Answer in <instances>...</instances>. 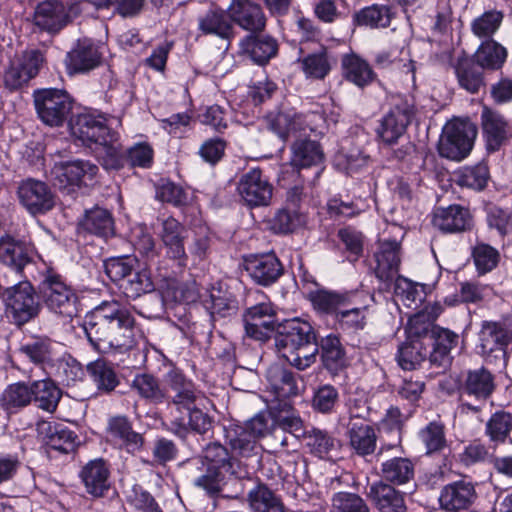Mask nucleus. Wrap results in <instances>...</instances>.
<instances>
[{
    "mask_svg": "<svg viewBox=\"0 0 512 512\" xmlns=\"http://www.w3.org/2000/svg\"><path fill=\"white\" fill-rule=\"evenodd\" d=\"M268 127L282 140L296 139L291 148L290 163L297 169L315 167L316 176L322 170L324 154L320 145L312 140L300 139L307 132L322 133L325 118L318 111L306 114L298 113L293 108H285L266 117Z\"/></svg>",
    "mask_w": 512,
    "mask_h": 512,
    "instance_id": "obj_1",
    "label": "nucleus"
},
{
    "mask_svg": "<svg viewBox=\"0 0 512 512\" xmlns=\"http://www.w3.org/2000/svg\"><path fill=\"white\" fill-rule=\"evenodd\" d=\"M84 330L100 353L125 352L136 344L139 335L132 313L117 301H104L88 313Z\"/></svg>",
    "mask_w": 512,
    "mask_h": 512,
    "instance_id": "obj_2",
    "label": "nucleus"
},
{
    "mask_svg": "<svg viewBox=\"0 0 512 512\" xmlns=\"http://www.w3.org/2000/svg\"><path fill=\"white\" fill-rule=\"evenodd\" d=\"M110 125L111 120L90 111L73 116L69 122L71 135L90 148L106 170L118 169L124 161L118 134Z\"/></svg>",
    "mask_w": 512,
    "mask_h": 512,
    "instance_id": "obj_3",
    "label": "nucleus"
},
{
    "mask_svg": "<svg viewBox=\"0 0 512 512\" xmlns=\"http://www.w3.org/2000/svg\"><path fill=\"white\" fill-rule=\"evenodd\" d=\"M166 382L175 392L173 405L179 413H186L188 420L175 418V433L183 435L187 427L198 433H205L211 427L210 417L201 407L205 406L207 398L195 388L193 382L177 368L171 369L166 375Z\"/></svg>",
    "mask_w": 512,
    "mask_h": 512,
    "instance_id": "obj_4",
    "label": "nucleus"
},
{
    "mask_svg": "<svg viewBox=\"0 0 512 512\" xmlns=\"http://www.w3.org/2000/svg\"><path fill=\"white\" fill-rule=\"evenodd\" d=\"M202 465L205 473L195 480V485L209 495H216L221 491L227 475L241 478L246 474L239 462L229 459L226 448L217 443L209 444L205 448Z\"/></svg>",
    "mask_w": 512,
    "mask_h": 512,
    "instance_id": "obj_5",
    "label": "nucleus"
},
{
    "mask_svg": "<svg viewBox=\"0 0 512 512\" xmlns=\"http://www.w3.org/2000/svg\"><path fill=\"white\" fill-rule=\"evenodd\" d=\"M430 321L425 320V312L411 316L405 328L406 341L399 347L398 363L404 370L415 369L427 355V330Z\"/></svg>",
    "mask_w": 512,
    "mask_h": 512,
    "instance_id": "obj_6",
    "label": "nucleus"
},
{
    "mask_svg": "<svg viewBox=\"0 0 512 512\" xmlns=\"http://www.w3.org/2000/svg\"><path fill=\"white\" fill-rule=\"evenodd\" d=\"M476 135L477 129L469 120L449 121L443 127L438 152L447 159L461 161L471 152Z\"/></svg>",
    "mask_w": 512,
    "mask_h": 512,
    "instance_id": "obj_7",
    "label": "nucleus"
},
{
    "mask_svg": "<svg viewBox=\"0 0 512 512\" xmlns=\"http://www.w3.org/2000/svg\"><path fill=\"white\" fill-rule=\"evenodd\" d=\"M165 259L172 263L173 273H181L188 266L189 255L185 241L188 238L186 227L174 217H167L160 223L158 230Z\"/></svg>",
    "mask_w": 512,
    "mask_h": 512,
    "instance_id": "obj_8",
    "label": "nucleus"
},
{
    "mask_svg": "<svg viewBox=\"0 0 512 512\" xmlns=\"http://www.w3.org/2000/svg\"><path fill=\"white\" fill-rule=\"evenodd\" d=\"M271 429L270 418L265 413H259L242 426L227 432V439L234 453L242 457L258 454V440L265 437Z\"/></svg>",
    "mask_w": 512,
    "mask_h": 512,
    "instance_id": "obj_9",
    "label": "nucleus"
},
{
    "mask_svg": "<svg viewBox=\"0 0 512 512\" xmlns=\"http://www.w3.org/2000/svg\"><path fill=\"white\" fill-rule=\"evenodd\" d=\"M5 312L17 325H22L36 317L40 303L36 292L28 281H22L5 292Z\"/></svg>",
    "mask_w": 512,
    "mask_h": 512,
    "instance_id": "obj_10",
    "label": "nucleus"
},
{
    "mask_svg": "<svg viewBox=\"0 0 512 512\" xmlns=\"http://www.w3.org/2000/svg\"><path fill=\"white\" fill-rule=\"evenodd\" d=\"M40 292L45 306L54 314L72 318L78 312L75 290L58 275H48L41 283Z\"/></svg>",
    "mask_w": 512,
    "mask_h": 512,
    "instance_id": "obj_11",
    "label": "nucleus"
},
{
    "mask_svg": "<svg viewBox=\"0 0 512 512\" xmlns=\"http://www.w3.org/2000/svg\"><path fill=\"white\" fill-rule=\"evenodd\" d=\"M37 114L46 125L61 126L72 110V99L66 91L53 88L34 92Z\"/></svg>",
    "mask_w": 512,
    "mask_h": 512,
    "instance_id": "obj_12",
    "label": "nucleus"
},
{
    "mask_svg": "<svg viewBox=\"0 0 512 512\" xmlns=\"http://www.w3.org/2000/svg\"><path fill=\"white\" fill-rule=\"evenodd\" d=\"M512 341V327L500 322L484 321L478 333L476 349L487 361L506 363V348Z\"/></svg>",
    "mask_w": 512,
    "mask_h": 512,
    "instance_id": "obj_13",
    "label": "nucleus"
},
{
    "mask_svg": "<svg viewBox=\"0 0 512 512\" xmlns=\"http://www.w3.org/2000/svg\"><path fill=\"white\" fill-rule=\"evenodd\" d=\"M106 47L88 37L77 41L67 53L66 66L70 74L87 73L101 65Z\"/></svg>",
    "mask_w": 512,
    "mask_h": 512,
    "instance_id": "obj_14",
    "label": "nucleus"
},
{
    "mask_svg": "<svg viewBox=\"0 0 512 512\" xmlns=\"http://www.w3.org/2000/svg\"><path fill=\"white\" fill-rule=\"evenodd\" d=\"M441 313L439 306L432 308V313L429 315L425 314V320L431 322V326L427 330L428 340L426 347L432 345L433 349L430 353L431 363L445 367L450 361V351L456 345L458 336L453 332L433 325V321Z\"/></svg>",
    "mask_w": 512,
    "mask_h": 512,
    "instance_id": "obj_15",
    "label": "nucleus"
},
{
    "mask_svg": "<svg viewBox=\"0 0 512 512\" xmlns=\"http://www.w3.org/2000/svg\"><path fill=\"white\" fill-rule=\"evenodd\" d=\"M237 190L242 200L251 207L269 205L273 194L272 184L258 168H252L241 176Z\"/></svg>",
    "mask_w": 512,
    "mask_h": 512,
    "instance_id": "obj_16",
    "label": "nucleus"
},
{
    "mask_svg": "<svg viewBox=\"0 0 512 512\" xmlns=\"http://www.w3.org/2000/svg\"><path fill=\"white\" fill-rule=\"evenodd\" d=\"M97 172L98 167L85 160L58 162L51 170L59 186L70 190L91 184Z\"/></svg>",
    "mask_w": 512,
    "mask_h": 512,
    "instance_id": "obj_17",
    "label": "nucleus"
},
{
    "mask_svg": "<svg viewBox=\"0 0 512 512\" xmlns=\"http://www.w3.org/2000/svg\"><path fill=\"white\" fill-rule=\"evenodd\" d=\"M349 292H339L321 287L318 283L305 285V297L310 301L313 309L335 319L344 306L354 303Z\"/></svg>",
    "mask_w": 512,
    "mask_h": 512,
    "instance_id": "obj_18",
    "label": "nucleus"
},
{
    "mask_svg": "<svg viewBox=\"0 0 512 512\" xmlns=\"http://www.w3.org/2000/svg\"><path fill=\"white\" fill-rule=\"evenodd\" d=\"M44 62L43 54L38 50H27L12 60L5 73V85L18 89L34 78Z\"/></svg>",
    "mask_w": 512,
    "mask_h": 512,
    "instance_id": "obj_19",
    "label": "nucleus"
},
{
    "mask_svg": "<svg viewBox=\"0 0 512 512\" xmlns=\"http://www.w3.org/2000/svg\"><path fill=\"white\" fill-rule=\"evenodd\" d=\"M477 498L475 486L471 481L461 479L442 487L439 505L446 512H458L470 508Z\"/></svg>",
    "mask_w": 512,
    "mask_h": 512,
    "instance_id": "obj_20",
    "label": "nucleus"
},
{
    "mask_svg": "<svg viewBox=\"0 0 512 512\" xmlns=\"http://www.w3.org/2000/svg\"><path fill=\"white\" fill-rule=\"evenodd\" d=\"M246 335L264 341L275 329V310L270 302H262L247 309L244 314Z\"/></svg>",
    "mask_w": 512,
    "mask_h": 512,
    "instance_id": "obj_21",
    "label": "nucleus"
},
{
    "mask_svg": "<svg viewBox=\"0 0 512 512\" xmlns=\"http://www.w3.org/2000/svg\"><path fill=\"white\" fill-rule=\"evenodd\" d=\"M22 356L41 367L47 374H52L58 359L55 343L48 337L34 336L23 342L19 348Z\"/></svg>",
    "mask_w": 512,
    "mask_h": 512,
    "instance_id": "obj_22",
    "label": "nucleus"
},
{
    "mask_svg": "<svg viewBox=\"0 0 512 512\" xmlns=\"http://www.w3.org/2000/svg\"><path fill=\"white\" fill-rule=\"evenodd\" d=\"M18 196L21 204L33 215L45 213L54 205L50 190L41 181H24L18 188Z\"/></svg>",
    "mask_w": 512,
    "mask_h": 512,
    "instance_id": "obj_23",
    "label": "nucleus"
},
{
    "mask_svg": "<svg viewBox=\"0 0 512 512\" xmlns=\"http://www.w3.org/2000/svg\"><path fill=\"white\" fill-rule=\"evenodd\" d=\"M74 4L70 7L69 14L66 13L65 7L57 1H45L40 3L34 13L35 25L40 29L48 31H58L62 29L66 23L70 20V15H76L82 13Z\"/></svg>",
    "mask_w": 512,
    "mask_h": 512,
    "instance_id": "obj_24",
    "label": "nucleus"
},
{
    "mask_svg": "<svg viewBox=\"0 0 512 512\" xmlns=\"http://www.w3.org/2000/svg\"><path fill=\"white\" fill-rule=\"evenodd\" d=\"M231 23L247 32H262L266 17L262 8L251 0H234L229 6Z\"/></svg>",
    "mask_w": 512,
    "mask_h": 512,
    "instance_id": "obj_25",
    "label": "nucleus"
},
{
    "mask_svg": "<svg viewBox=\"0 0 512 512\" xmlns=\"http://www.w3.org/2000/svg\"><path fill=\"white\" fill-rule=\"evenodd\" d=\"M301 195L302 190L299 187H294L288 192L285 207L279 210L273 219V228L277 232H292L305 224L306 216L299 205Z\"/></svg>",
    "mask_w": 512,
    "mask_h": 512,
    "instance_id": "obj_26",
    "label": "nucleus"
},
{
    "mask_svg": "<svg viewBox=\"0 0 512 512\" xmlns=\"http://www.w3.org/2000/svg\"><path fill=\"white\" fill-rule=\"evenodd\" d=\"M413 116L412 108L404 103L392 108L383 118L378 135L386 144H394L404 134Z\"/></svg>",
    "mask_w": 512,
    "mask_h": 512,
    "instance_id": "obj_27",
    "label": "nucleus"
},
{
    "mask_svg": "<svg viewBox=\"0 0 512 512\" xmlns=\"http://www.w3.org/2000/svg\"><path fill=\"white\" fill-rule=\"evenodd\" d=\"M350 297L356 302L344 306L335 320L344 328L362 329L365 325V311L374 297L366 291L352 292Z\"/></svg>",
    "mask_w": 512,
    "mask_h": 512,
    "instance_id": "obj_28",
    "label": "nucleus"
},
{
    "mask_svg": "<svg viewBox=\"0 0 512 512\" xmlns=\"http://www.w3.org/2000/svg\"><path fill=\"white\" fill-rule=\"evenodd\" d=\"M284 330L276 341L280 354L282 351L295 349L315 340L313 327L306 321L290 320L285 325Z\"/></svg>",
    "mask_w": 512,
    "mask_h": 512,
    "instance_id": "obj_29",
    "label": "nucleus"
},
{
    "mask_svg": "<svg viewBox=\"0 0 512 512\" xmlns=\"http://www.w3.org/2000/svg\"><path fill=\"white\" fill-rule=\"evenodd\" d=\"M246 270L257 283L270 285L279 278L283 268L275 254L269 253L248 259Z\"/></svg>",
    "mask_w": 512,
    "mask_h": 512,
    "instance_id": "obj_30",
    "label": "nucleus"
},
{
    "mask_svg": "<svg viewBox=\"0 0 512 512\" xmlns=\"http://www.w3.org/2000/svg\"><path fill=\"white\" fill-rule=\"evenodd\" d=\"M481 122L488 149L498 150L511 135L507 122L502 115L486 106L482 109Z\"/></svg>",
    "mask_w": 512,
    "mask_h": 512,
    "instance_id": "obj_31",
    "label": "nucleus"
},
{
    "mask_svg": "<svg viewBox=\"0 0 512 512\" xmlns=\"http://www.w3.org/2000/svg\"><path fill=\"white\" fill-rule=\"evenodd\" d=\"M37 431L42 441L54 450L69 453L76 445L77 436L62 424L44 421L38 424Z\"/></svg>",
    "mask_w": 512,
    "mask_h": 512,
    "instance_id": "obj_32",
    "label": "nucleus"
},
{
    "mask_svg": "<svg viewBox=\"0 0 512 512\" xmlns=\"http://www.w3.org/2000/svg\"><path fill=\"white\" fill-rule=\"evenodd\" d=\"M108 439L128 452L139 451L143 445V438L132 430L128 420L124 417H114L108 424Z\"/></svg>",
    "mask_w": 512,
    "mask_h": 512,
    "instance_id": "obj_33",
    "label": "nucleus"
},
{
    "mask_svg": "<svg viewBox=\"0 0 512 512\" xmlns=\"http://www.w3.org/2000/svg\"><path fill=\"white\" fill-rule=\"evenodd\" d=\"M347 436L351 449L359 456L370 455L376 449L375 429L364 421L350 422Z\"/></svg>",
    "mask_w": 512,
    "mask_h": 512,
    "instance_id": "obj_34",
    "label": "nucleus"
},
{
    "mask_svg": "<svg viewBox=\"0 0 512 512\" xmlns=\"http://www.w3.org/2000/svg\"><path fill=\"white\" fill-rule=\"evenodd\" d=\"M377 266L375 273L382 281H391L397 278L400 264L399 243L397 241H384L375 255Z\"/></svg>",
    "mask_w": 512,
    "mask_h": 512,
    "instance_id": "obj_35",
    "label": "nucleus"
},
{
    "mask_svg": "<svg viewBox=\"0 0 512 512\" xmlns=\"http://www.w3.org/2000/svg\"><path fill=\"white\" fill-rule=\"evenodd\" d=\"M368 496L380 512L405 511L403 495L386 483H373Z\"/></svg>",
    "mask_w": 512,
    "mask_h": 512,
    "instance_id": "obj_36",
    "label": "nucleus"
},
{
    "mask_svg": "<svg viewBox=\"0 0 512 512\" xmlns=\"http://www.w3.org/2000/svg\"><path fill=\"white\" fill-rule=\"evenodd\" d=\"M433 224L444 232H459L470 226V215L467 209L459 205L438 208L434 213Z\"/></svg>",
    "mask_w": 512,
    "mask_h": 512,
    "instance_id": "obj_37",
    "label": "nucleus"
},
{
    "mask_svg": "<svg viewBox=\"0 0 512 512\" xmlns=\"http://www.w3.org/2000/svg\"><path fill=\"white\" fill-rule=\"evenodd\" d=\"M32 248L11 237L0 239V261L20 271L31 260Z\"/></svg>",
    "mask_w": 512,
    "mask_h": 512,
    "instance_id": "obj_38",
    "label": "nucleus"
},
{
    "mask_svg": "<svg viewBox=\"0 0 512 512\" xmlns=\"http://www.w3.org/2000/svg\"><path fill=\"white\" fill-rule=\"evenodd\" d=\"M88 493L101 496L109 488V470L103 460L89 462L81 472Z\"/></svg>",
    "mask_w": 512,
    "mask_h": 512,
    "instance_id": "obj_39",
    "label": "nucleus"
},
{
    "mask_svg": "<svg viewBox=\"0 0 512 512\" xmlns=\"http://www.w3.org/2000/svg\"><path fill=\"white\" fill-rule=\"evenodd\" d=\"M241 44L243 50L258 64L267 62L277 50V44L269 34H249Z\"/></svg>",
    "mask_w": 512,
    "mask_h": 512,
    "instance_id": "obj_40",
    "label": "nucleus"
},
{
    "mask_svg": "<svg viewBox=\"0 0 512 512\" xmlns=\"http://www.w3.org/2000/svg\"><path fill=\"white\" fill-rule=\"evenodd\" d=\"M33 400L32 384L17 382L8 385L0 395V407L8 413H15Z\"/></svg>",
    "mask_w": 512,
    "mask_h": 512,
    "instance_id": "obj_41",
    "label": "nucleus"
},
{
    "mask_svg": "<svg viewBox=\"0 0 512 512\" xmlns=\"http://www.w3.org/2000/svg\"><path fill=\"white\" fill-rule=\"evenodd\" d=\"M159 291L165 304L168 303H192L199 298V292L195 283L190 285H180L178 281L169 276H165L159 285Z\"/></svg>",
    "mask_w": 512,
    "mask_h": 512,
    "instance_id": "obj_42",
    "label": "nucleus"
},
{
    "mask_svg": "<svg viewBox=\"0 0 512 512\" xmlns=\"http://www.w3.org/2000/svg\"><path fill=\"white\" fill-rule=\"evenodd\" d=\"M267 381L277 399L288 398L298 393V388L292 373L278 364L267 370Z\"/></svg>",
    "mask_w": 512,
    "mask_h": 512,
    "instance_id": "obj_43",
    "label": "nucleus"
},
{
    "mask_svg": "<svg viewBox=\"0 0 512 512\" xmlns=\"http://www.w3.org/2000/svg\"><path fill=\"white\" fill-rule=\"evenodd\" d=\"M342 67L345 78L358 87H364L374 80L375 74L369 64L355 54L345 55Z\"/></svg>",
    "mask_w": 512,
    "mask_h": 512,
    "instance_id": "obj_44",
    "label": "nucleus"
},
{
    "mask_svg": "<svg viewBox=\"0 0 512 512\" xmlns=\"http://www.w3.org/2000/svg\"><path fill=\"white\" fill-rule=\"evenodd\" d=\"M455 74L461 88L475 94L484 85L483 73L475 67L468 57H458Z\"/></svg>",
    "mask_w": 512,
    "mask_h": 512,
    "instance_id": "obj_45",
    "label": "nucleus"
},
{
    "mask_svg": "<svg viewBox=\"0 0 512 512\" xmlns=\"http://www.w3.org/2000/svg\"><path fill=\"white\" fill-rule=\"evenodd\" d=\"M475 60L477 64L483 69L498 70L506 61L507 51L506 49L495 42L494 40L488 39L479 46L475 52Z\"/></svg>",
    "mask_w": 512,
    "mask_h": 512,
    "instance_id": "obj_46",
    "label": "nucleus"
},
{
    "mask_svg": "<svg viewBox=\"0 0 512 512\" xmlns=\"http://www.w3.org/2000/svg\"><path fill=\"white\" fill-rule=\"evenodd\" d=\"M382 477L387 482L402 485L414 476V465L407 458L395 457L382 464Z\"/></svg>",
    "mask_w": 512,
    "mask_h": 512,
    "instance_id": "obj_47",
    "label": "nucleus"
},
{
    "mask_svg": "<svg viewBox=\"0 0 512 512\" xmlns=\"http://www.w3.org/2000/svg\"><path fill=\"white\" fill-rule=\"evenodd\" d=\"M494 390V380L491 373L479 368L469 371L465 380L464 391L477 399H486Z\"/></svg>",
    "mask_w": 512,
    "mask_h": 512,
    "instance_id": "obj_48",
    "label": "nucleus"
},
{
    "mask_svg": "<svg viewBox=\"0 0 512 512\" xmlns=\"http://www.w3.org/2000/svg\"><path fill=\"white\" fill-rule=\"evenodd\" d=\"M390 8L383 5H371L354 14V22L360 27L370 29L385 28L390 24Z\"/></svg>",
    "mask_w": 512,
    "mask_h": 512,
    "instance_id": "obj_49",
    "label": "nucleus"
},
{
    "mask_svg": "<svg viewBox=\"0 0 512 512\" xmlns=\"http://www.w3.org/2000/svg\"><path fill=\"white\" fill-rule=\"evenodd\" d=\"M33 399L38 404V407L47 411L53 412L61 398L59 388L50 379L34 381L32 383Z\"/></svg>",
    "mask_w": 512,
    "mask_h": 512,
    "instance_id": "obj_50",
    "label": "nucleus"
},
{
    "mask_svg": "<svg viewBox=\"0 0 512 512\" xmlns=\"http://www.w3.org/2000/svg\"><path fill=\"white\" fill-rule=\"evenodd\" d=\"M321 357L325 367L331 371H337L345 366V353L336 335L330 334L322 339Z\"/></svg>",
    "mask_w": 512,
    "mask_h": 512,
    "instance_id": "obj_51",
    "label": "nucleus"
},
{
    "mask_svg": "<svg viewBox=\"0 0 512 512\" xmlns=\"http://www.w3.org/2000/svg\"><path fill=\"white\" fill-rule=\"evenodd\" d=\"M112 3L117 4V11L124 17L137 15L144 7L145 0H80L77 4L81 12H89L90 7L106 8Z\"/></svg>",
    "mask_w": 512,
    "mask_h": 512,
    "instance_id": "obj_52",
    "label": "nucleus"
},
{
    "mask_svg": "<svg viewBox=\"0 0 512 512\" xmlns=\"http://www.w3.org/2000/svg\"><path fill=\"white\" fill-rule=\"evenodd\" d=\"M304 444L314 456L325 459L335 447V440L327 432L311 428L303 434Z\"/></svg>",
    "mask_w": 512,
    "mask_h": 512,
    "instance_id": "obj_53",
    "label": "nucleus"
},
{
    "mask_svg": "<svg viewBox=\"0 0 512 512\" xmlns=\"http://www.w3.org/2000/svg\"><path fill=\"white\" fill-rule=\"evenodd\" d=\"M83 227L96 235L108 237L114 232V223L110 213L103 208H94L86 212Z\"/></svg>",
    "mask_w": 512,
    "mask_h": 512,
    "instance_id": "obj_54",
    "label": "nucleus"
},
{
    "mask_svg": "<svg viewBox=\"0 0 512 512\" xmlns=\"http://www.w3.org/2000/svg\"><path fill=\"white\" fill-rule=\"evenodd\" d=\"M130 242L141 257L151 260L157 256L155 240L146 225L137 224L131 229Z\"/></svg>",
    "mask_w": 512,
    "mask_h": 512,
    "instance_id": "obj_55",
    "label": "nucleus"
},
{
    "mask_svg": "<svg viewBox=\"0 0 512 512\" xmlns=\"http://www.w3.org/2000/svg\"><path fill=\"white\" fill-rule=\"evenodd\" d=\"M418 437L428 455L441 452L447 445L444 426L437 421L430 422L423 427L419 431Z\"/></svg>",
    "mask_w": 512,
    "mask_h": 512,
    "instance_id": "obj_56",
    "label": "nucleus"
},
{
    "mask_svg": "<svg viewBox=\"0 0 512 512\" xmlns=\"http://www.w3.org/2000/svg\"><path fill=\"white\" fill-rule=\"evenodd\" d=\"M394 292L404 305L409 308L418 309L425 299L424 286L415 284L406 278L397 277L395 280Z\"/></svg>",
    "mask_w": 512,
    "mask_h": 512,
    "instance_id": "obj_57",
    "label": "nucleus"
},
{
    "mask_svg": "<svg viewBox=\"0 0 512 512\" xmlns=\"http://www.w3.org/2000/svg\"><path fill=\"white\" fill-rule=\"evenodd\" d=\"M331 68L332 62L326 51L309 54L301 60V69L308 79L322 80Z\"/></svg>",
    "mask_w": 512,
    "mask_h": 512,
    "instance_id": "obj_58",
    "label": "nucleus"
},
{
    "mask_svg": "<svg viewBox=\"0 0 512 512\" xmlns=\"http://www.w3.org/2000/svg\"><path fill=\"white\" fill-rule=\"evenodd\" d=\"M318 352V345L314 340L304 346L282 351L280 355L298 370H305L316 362Z\"/></svg>",
    "mask_w": 512,
    "mask_h": 512,
    "instance_id": "obj_59",
    "label": "nucleus"
},
{
    "mask_svg": "<svg viewBox=\"0 0 512 512\" xmlns=\"http://www.w3.org/2000/svg\"><path fill=\"white\" fill-rule=\"evenodd\" d=\"M125 295L130 298H137L142 294L149 293L154 290V284L150 273L143 269L137 272H131V276L120 283Z\"/></svg>",
    "mask_w": 512,
    "mask_h": 512,
    "instance_id": "obj_60",
    "label": "nucleus"
},
{
    "mask_svg": "<svg viewBox=\"0 0 512 512\" xmlns=\"http://www.w3.org/2000/svg\"><path fill=\"white\" fill-rule=\"evenodd\" d=\"M87 371L100 390L111 391L118 384L113 368L103 360L90 363Z\"/></svg>",
    "mask_w": 512,
    "mask_h": 512,
    "instance_id": "obj_61",
    "label": "nucleus"
},
{
    "mask_svg": "<svg viewBox=\"0 0 512 512\" xmlns=\"http://www.w3.org/2000/svg\"><path fill=\"white\" fill-rule=\"evenodd\" d=\"M132 389L142 398L154 403H160L165 398V393L161 389L157 379L149 374L136 375L132 382Z\"/></svg>",
    "mask_w": 512,
    "mask_h": 512,
    "instance_id": "obj_62",
    "label": "nucleus"
},
{
    "mask_svg": "<svg viewBox=\"0 0 512 512\" xmlns=\"http://www.w3.org/2000/svg\"><path fill=\"white\" fill-rule=\"evenodd\" d=\"M488 180V168L484 164L463 167L457 173V183L475 190L483 189Z\"/></svg>",
    "mask_w": 512,
    "mask_h": 512,
    "instance_id": "obj_63",
    "label": "nucleus"
},
{
    "mask_svg": "<svg viewBox=\"0 0 512 512\" xmlns=\"http://www.w3.org/2000/svg\"><path fill=\"white\" fill-rule=\"evenodd\" d=\"M331 512H370V509L359 495L338 492L332 497Z\"/></svg>",
    "mask_w": 512,
    "mask_h": 512,
    "instance_id": "obj_64",
    "label": "nucleus"
}]
</instances>
